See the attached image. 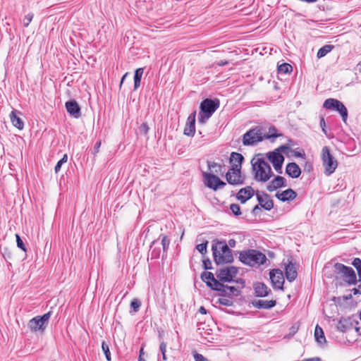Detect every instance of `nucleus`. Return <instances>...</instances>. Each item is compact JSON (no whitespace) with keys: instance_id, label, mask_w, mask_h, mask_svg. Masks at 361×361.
Returning a JSON list of instances; mask_svg holds the SVG:
<instances>
[{"instance_id":"1","label":"nucleus","mask_w":361,"mask_h":361,"mask_svg":"<svg viewBox=\"0 0 361 361\" xmlns=\"http://www.w3.org/2000/svg\"><path fill=\"white\" fill-rule=\"evenodd\" d=\"M212 250L214 260L217 265L229 264L233 262L232 250L228 247L226 241L213 240Z\"/></svg>"},{"instance_id":"2","label":"nucleus","mask_w":361,"mask_h":361,"mask_svg":"<svg viewBox=\"0 0 361 361\" xmlns=\"http://www.w3.org/2000/svg\"><path fill=\"white\" fill-rule=\"evenodd\" d=\"M254 179L257 182L268 181L274 173L270 165L263 158L254 157L251 160Z\"/></svg>"},{"instance_id":"3","label":"nucleus","mask_w":361,"mask_h":361,"mask_svg":"<svg viewBox=\"0 0 361 361\" xmlns=\"http://www.w3.org/2000/svg\"><path fill=\"white\" fill-rule=\"evenodd\" d=\"M281 135V134L264 135L262 128L255 127L250 129L243 135L242 142L245 146H253L264 139L276 138Z\"/></svg>"},{"instance_id":"4","label":"nucleus","mask_w":361,"mask_h":361,"mask_svg":"<svg viewBox=\"0 0 361 361\" xmlns=\"http://www.w3.org/2000/svg\"><path fill=\"white\" fill-rule=\"evenodd\" d=\"M219 100L205 99L200 104V111L198 115V122L204 124L207 120L212 116L216 110L219 107Z\"/></svg>"},{"instance_id":"5","label":"nucleus","mask_w":361,"mask_h":361,"mask_svg":"<svg viewBox=\"0 0 361 361\" xmlns=\"http://www.w3.org/2000/svg\"><path fill=\"white\" fill-rule=\"evenodd\" d=\"M239 259L242 263L253 267L256 264H264L267 257L264 254L258 250H248L240 252Z\"/></svg>"},{"instance_id":"6","label":"nucleus","mask_w":361,"mask_h":361,"mask_svg":"<svg viewBox=\"0 0 361 361\" xmlns=\"http://www.w3.org/2000/svg\"><path fill=\"white\" fill-rule=\"evenodd\" d=\"M322 164L324 167V173L327 176L332 174L338 166V161L330 153L328 147H324L322 150Z\"/></svg>"},{"instance_id":"7","label":"nucleus","mask_w":361,"mask_h":361,"mask_svg":"<svg viewBox=\"0 0 361 361\" xmlns=\"http://www.w3.org/2000/svg\"><path fill=\"white\" fill-rule=\"evenodd\" d=\"M289 149L290 147L288 145H284L267 154L269 161L273 164L274 169L280 173H281V168L284 161V157L281 152Z\"/></svg>"},{"instance_id":"8","label":"nucleus","mask_w":361,"mask_h":361,"mask_svg":"<svg viewBox=\"0 0 361 361\" xmlns=\"http://www.w3.org/2000/svg\"><path fill=\"white\" fill-rule=\"evenodd\" d=\"M51 315V312H48L42 316H37L31 319L28 322V328L32 332H44L49 324Z\"/></svg>"},{"instance_id":"9","label":"nucleus","mask_w":361,"mask_h":361,"mask_svg":"<svg viewBox=\"0 0 361 361\" xmlns=\"http://www.w3.org/2000/svg\"><path fill=\"white\" fill-rule=\"evenodd\" d=\"M323 108L338 112L343 121L346 123L348 119V110L341 101L334 98L326 99L323 103Z\"/></svg>"},{"instance_id":"10","label":"nucleus","mask_w":361,"mask_h":361,"mask_svg":"<svg viewBox=\"0 0 361 361\" xmlns=\"http://www.w3.org/2000/svg\"><path fill=\"white\" fill-rule=\"evenodd\" d=\"M334 268L338 274L343 275L344 281L348 284L355 285L357 283V276L352 267L341 263H336Z\"/></svg>"},{"instance_id":"11","label":"nucleus","mask_w":361,"mask_h":361,"mask_svg":"<svg viewBox=\"0 0 361 361\" xmlns=\"http://www.w3.org/2000/svg\"><path fill=\"white\" fill-rule=\"evenodd\" d=\"M214 285V290L218 291L220 296L237 297L240 295V290L234 286L224 285L220 281H216Z\"/></svg>"},{"instance_id":"12","label":"nucleus","mask_w":361,"mask_h":361,"mask_svg":"<svg viewBox=\"0 0 361 361\" xmlns=\"http://www.w3.org/2000/svg\"><path fill=\"white\" fill-rule=\"evenodd\" d=\"M269 276L274 288L283 289L284 277L282 271L280 269H272L269 272Z\"/></svg>"},{"instance_id":"13","label":"nucleus","mask_w":361,"mask_h":361,"mask_svg":"<svg viewBox=\"0 0 361 361\" xmlns=\"http://www.w3.org/2000/svg\"><path fill=\"white\" fill-rule=\"evenodd\" d=\"M256 196L260 207L267 211H270L274 207V202L267 193L257 191Z\"/></svg>"},{"instance_id":"14","label":"nucleus","mask_w":361,"mask_h":361,"mask_svg":"<svg viewBox=\"0 0 361 361\" xmlns=\"http://www.w3.org/2000/svg\"><path fill=\"white\" fill-rule=\"evenodd\" d=\"M226 181L233 185H238L244 183L245 178L241 175V171H235L230 169L226 173Z\"/></svg>"},{"instance_id":"15","label":"nucleus","mask_w":361,"mask_h":361,"mask_svg":"<svg viewBox=\"0 0 361 361\" xmlns=\"http://www.w3.org/2000/svg\"><path fill=\"white\" fill-rule=\"evenodd\" d=\"M65 106L69 115L75 118L81 116V110L79 104L75 99H71L66 102Z\"/></svg>"},{"instance_id":"16","label":"nucleus","mask_w":361,"mask_h":361,"mask_svg":"<svg viewBox=\"0 0 361 361\" xmlns=\"http://www.w3.org/2000/svg\"><path fill=\"white\" fill-rule=\"evenodd\" d=\"M195 118L196 111L191 113L188 118L184 128V135L187 136H193L195 133Z\"/></svg>"},{"instance_id":"17","label":"nucleus","mask_w":361,"mask_h":361,"mask_svg":"<svg viewBox=\"0 0 361 361\" xmlns=\"http://www.w3.org/2000/svg\"><path fill=\"white\" fill-rule=\"evenodd\" d=\"M255 194V190L251 186L241 188L236 195V198L241 204L245 203Z\"/></svg>"},{"instance_id":"18","label":"nucleus","mask_w":361,"mask_h":361,"mask_svg":"<svg viewBox=\"0 0 361 361\" xmlns=\"http://www.w3.org/2000/svg\"><path fill=\"white\" fill-rule=\"evenodd\" d=\"M244 160L243 156L238 152H232L230 157V163L231 171H241L242 162Z\"/></svg>"},{"instance_id":"19","label":"nucleus","mask_w":361,"mask_h":361,"mask_svg":"<svg viewBox=\"0 0 361 361\" xmlns=\"http://www.w3.org/2000/svg\"><path fill=\"white\" fill-rule=\"evenodd\" d=\"M354 324L357 325L358 322L351 318H341L337 325V329L341 332H346L347 331L353 328Z\"/></svg>"},{"instance_id":"20","label":"nucleus","mask_w":361,"mask_h":361,"mask_svg":"<svg viewBox=\"0 0 361 361\" xmlns=\"http://www.w3.org/2000/svg\"><path fill=\"white\" fill-rule=\"evenodd\" d=\"M275 196L281 202H287L295 200L297 197V193L289 188L283 192H277Z\"/></svg>"},{"instance_id":"21","label":"nucleus","mask_w":361,"mask_h":361,"mask_svg":"<svg viewBox=\"0 0 361 361\" xmlns=\"http://www.w3.org/2000/svg\"><path fill=\"white\" fill-rule=\"evenodd\" d=\"M253 307L257 309L269 310L274 307L276 305V301L274 300H254L252 301Z\"/></svg>"},{"instance_id":"22","label":"nucleus","mask_w":361,"mask_h":361,"mask_svg":"<svg viewBox=\"0 0 361 361\" xmlns=\"http://www.w3.org/2000/svg\"><path fill=\"white\" fill-rule=\"evenodd\" d=\"M286 179L280 176H276L274 180L267 185V189L269 192H272L277 188L281 187H286Z\"/></svg>"},{"instance_id":"23","label":"nucleus","mask_w":361,"mask_h":361,"mask_svg":"<svg viewBox=\"0 0 361 361\" xmlns=\"http://www.w3.org/2000/svg\"><path fill=\"white\" fill-rule=\"evenodd\" d=\"M255 294L257 297H266L269 295V293L271 291L270 289L268 288L267 285L264 283L257 282L253 285Z\"/></svg>"},{"instance_id":"24","label":"nucleus","mask_w":361,"mask_h":361,"mask_svg":"<svg viewBox=\"0 0 361 361\" xmlns=\"http://www.w3.org/2000/svg\"><path fill=\"white\" fill-rule=\"evenodd\" d=\"M285 275L286 279L289 282H293L295 280L298 276L295 264H293L292 262H289L285 267Z\"/></svg>"},{"instance_id":"25","label":"nucleus","mask_w":361,"mask_h":361,"mask_svg":"<svg viewBox=\"0 0 361 361\" xmlns=\"http://www.w3.org/2000/svg\"><path fill=\"white\" fill-rule=\"evenodd\" d=\"M286 172L290 177L293 178H298L301 174L300 168L295 162H291L287 164Z\"/></svg>"},{"instance_id":"26","label":"nucleus","mask_w":361,"mask_h":361,"mask_svg":"<svg viewBox=\"0 0 361 361\" xmlns=\"http://www.w3.org/2000/svg\"><path fill=\"white\" fill-rule=\"evenodd\" d=\"M202 280L207 283L212 290H214V283L219 281L214 278V274L209 271H204L201 274Z\"/></svg>"},{"instance_id":"27","label":"nucleus","mask_w":361,"mask_h":361,"mask_svg":"<svg viewBox=\"0 0 361 361\" xmlns=\"http://www.w3.org/2000/svg\"><path fill=\"white\" fill-rule=\"evenodd\" d=\"M16 110H13L10 114V119L12 124L19 130H22L24 127V123L22 119L18 116Z\"/></svg>"},{"instance_id":"28","label":"nucleus","mask_w":361,"mask_h":361,"mask_svg":"<svg viewBox=\"0 0 361 361\" xmlns=\"http://www.w3.org/2000/svg\"><path fill=\"white\" fill-rule=\"evenodd\" d=\"M216 276L219 279V281L222 282H231V275H229L228 270L226 267L219 269L216 273Z\"/></svg>"},{"instance_id":"29","label":"nucleus","mask_w":361,"mask_h":361,"mask_svg":"<svg viewBox=\"0 0 361 361\" xmlns=\"http://www.w3.org/2000/svg\"><path fill=\"white\" fill-rule=\"evenodd\" d=\"M209 179L214 180L216 182V185H212V183H209V188L213 190H217L219 188H222L226 185V183L221 180L217 176H209Z\"/></svg>"},{"instance_id":"30","label":"nucleus","mask_w":361,"mask_h":361,"mask_svg":"<svg viewBox=\"0 0 361 361\" xmlns=\"http://www.w3.org/2000/svg\"><path fill=\"white\" fill-rule=\"evenodd\" d=\"M314 337L319 344H322L326 342V338L324 336L323 329L318 324L315 327Z\"/></svg>"},{"instance_id":"31","label":"nucleus","mask_w":361,"mask_h":361,"mask_svg":"<svg viewBox=\"0 0 361 361\" xmlns=\"http://www.w3.org/2000/svg\"><path fill=\"white\" fill-rule=\"evenodd\" d=\"M144 73L142 68H137L134 75V90H137L140 85V81Z\"/></svg>"},{"instance_id":"32","label":"nucleus","mask_w":361,"mask_h":361,"mask_svg":"<svg viewBox=\"0 0 361 361\" xmlns=\"http://www.w3.org/2000/svg\"><path fill=\"white\" fill-rule=\"evenodd\" d=\"M334 47L333 45H330V44L324 45V47H322V48H320L318 50L317 56L319 59L325 56L328 53H329L334 49Z\"/></svg>"},{"instance_id":"33","label":"nucleus","mask_w":361,"mask_h":361,"mask_svg":"<svg viewBox=\"0 0 361 361\" xmlns=\"http://www.w3.org/2000/svg\"><path fill=\"white\" fill-rule=\"evenodd\" d=\"M208 169L210 170V173H219L221 171V165L214 162V161H207Z\"/></svg>"},{"instance_id":"34","label":"nucleus","mask_w":361,"mask_h":361,"mask_svg":"<svg viewBox=\"0 0 361 361\" xmlns=\"http://www.w3.org/2000/svg\"><path fill=\"white\" fill-rule=\"evenodd\" d=\"M233 297L231 296H221V298H219L217 300V303L225 305V306H232L233 304Z\"/></svg>"},{"instance_id":"35","label":"nucleus","mask_w":361,"mask_h":361,"mask_svg":"<svg viewBox=\"0 0 361 361\" xmlns=\"http://www.w3.org/2000/svg\"><path fill=\"white\" fill-rule=\"evenodd\" d=\"M293 71V67L287 63H283L278 66V71L280 73H288Z\"/></svg>"},{"instance_id":"36","label":"nucleus","mask_w":361,"mask_h":361,"mask_svg":"<svg viewBox=\"0 0 361 361\" xmlns=\"http://www.w3.org/2000/svg\"><path fill=\"white\" fill-rule=\"evenodd\" d=\"M68 161V155L66 154H65L63 157L57 162L56 165L55 166V168H54V171L56 173H58L61 169V166L66 163Z\"/></svg>"},{"instance_id":"37","label":"nucleus","mask_w":361,"mask_h":361,"mask_svg":"<svg viewBox=\"0 0 361 361\" xmlns=\"http://www.w3.org/2000/svg\"><path fill=\"white\" fill-rule=\"evenodd\" d=\"M160 238H161V245L163 247V250L165 252L169 249L170 245V239L166 235H161Z\"/></svg>"},{"instance_id":"38","label":"nucleus","mask_w":361,"mask_h":361,"mask_svg":"<svg viewBox=\"0 0 361 361\" xmlns=\"http://www.w3.org/2000/svg\"><path fill=\"white\" fill-rule=\"evenodd\" d=\"M216 176L214 173H208L207 172L203 171L202 172V177L204 178V185L209 188V183H212V185H216V182L214 180L209 179L208 176Z\"/></svg>"},{"instance_id":"39","label":"nucleus","mask_w":361,"mask_h":361,"mask_svg":"<svg viewBox=\"0 0 361 361\" xmlns=\"http://www.w3.org/2000/svg\"><path fill=\"white\" fill-rule=\"evenodd\" d=\"M102 350L105 355V357H106V359L108 360V361H111V353H110V350H109V345L108 344L103 341L102 343Z\"/></svg>"},{"instance_id":"40","label":"nucleus","mask_w":361,"mask_h":361,"mask_svg":"<svg viewBox=\"0 0 361 361\" xmlns=\"http://www.w3.org/2000/svg\"><path fill=\"white\" fill-rule=\"evenodd\" d=\"M352 264L357 269L359 277L361 278V259L360 258H355Z\"/></svg>"},{"instance_id":"41","label":"nucleus","mask_w":361,"mask_h":361,"mask_svg":"<svg viewBox=\"0 0 361 361\" xmlns=\"http://www.w3.org/2000/svg\"><path fill=\"white\" fill-rule=\"evenodd\" d=\"M141 306V302L137 299H133L130 302V307L133 310L134 312H138Z\"/></svg>"},{"instance_id":"42","label":"nucleus","mask_w":361,"mask_h":361,"mask_svg":"<svg viewBox=\"0 0 361 361\" xmlns=\"http://www.w3.org/2000/svg\"><path fill=\"white\" fill-rule=\"evenodd\" d=\"M149 127L148 126L147 123H143L138 128V132L141 135H147L149 133Z\"/></svg>"},{"instance_id":"43","label":"nucleus","mask_w":361,"mask_h":361,"mask_svg":"<svg viewBox=\"0 0 361 361\" xmlns=\"http://www.w3.org/2000/svg\"><path fill=\"white\" fill-rule=\"evenodd\" d=\"M159 350L162 355L163 360H167L166 352V343L164 341H161L159 345Z\"/></svg>"},{"instance_id":"44","label":"nucleus","mask_w":361,"mask_h":361,"mask_svg":"<svg viewBox=\"0 0 361 361\" xmlns=\"http://www.w3.org/2000/svg\"><path fill=\"white\" fill-rule=\"evenodd\" d=\"M230 209L232 211L233 214L235 216H239L241 214L240 207L237 204H231L230 205Z\"/></svg>"},{"instance_id":"45","label":"nucleus","mask_w":361,"mask_h":361,"mask_svg":"<svg viewBox=\"0 0 361 361\" xmlns=\"http://www.w3.org/2000/svg\"><path fill=\"white\" fill-rule=\"evenodd\" d=\"M207 241L205 243H200L196 246V249L202 254L204 255L207 252Z\"/></svg>"},{"instance_id":"46","label":"nucleus","mask_w":361,"mask_h":361,"mask_svg":"<svg viewBox=\"0 0 361 361\" xmlns=\"http://www.w3.org/2000/svg\"><path fill=\"white\" fill-rule=\"evenodd\" d=\"M226 269L227 270H228L229 275H231V279L233 281V278L235 277V276L237 275L238 270L236 267L233 266L227 267Z\"/></svg>"},{"instance_id":"47","label":"nucleus","mask_w":361,"mask_h":361,"mask_svg":"<svg viewBox=\"0 0 361 361\" xmlns=\"http://www.w3.org/2000/svg\"><path fill=\"white\" fill-rule=\"evenodd\" d=\"M16 238L17 246L19 248H20L21 250H23V251L26 252V247L24 245L23 240L20 238V235L18 234H16Z\"/></svg>"},{"instance_id":"48","label":"nucleus","mask_w":361,"mask_h":361,"mask_svg":"<svg viewBox=\"0 0 361 361\" xmlns=\"http://www.w3.org/2000/svg\"><path fill=\"white\" fill-rule=\"evenodd\" d=\"M33 13H30L26 15L23 19V26L27 27L33 18Z\"/></svg>"},{"instance_id":"49","label":"nucleus","mask_w":361,"mask_h":361,"mask_svg":"<svg viewBox=\"0 0 361 361\" xmlns=\"http://www.w3.org/2000/svg\"><path fill=\"white\" fill-rule=\"evenodd\" d=\"M193 356L195 361H208V360L206 357H204L202 355L199 354L196 352H195Z\"/></svg>"},{"instance_id":"50","label":"nucleus","mask_w":361,"mask_h":361,"mask_svg":"<svg viewBox=\"0 0 361 361\" xmlns=\"http://www.w3.org/2000/svg\"><path fill=\"white\" fill-rule=\"evenodd\" d=\"M203 267L204 269L208 270L211 269L212 267V262L209 260V259H203Z\"/></svg>"},{"instance_id":"51","label":"nucleus","mask_w":361,"mask_h":361,"mask_svg":"<svg viewBox=\"0 0 361 361\" xmlns=\"http://www.w3.org/2000/svg\"><path fill=\"white\" fill-rule=\"evenodd\" d=\"M320 127L322 128V132L325 135H327L326 130V123H325L324 118L323 117H322L320 119Z\"/></svg>"},{"instance_id":"52","label":"nucleus","mask_w":361,"mask_h":361,"mask_svg":"<svg viewBox=\"0 0 361 361\" xmlns=\"http://www.w3.org/2000/svg\"><path fill=\"white\" fill-rule=\"evenodd\" d=\"M101 144H102V142H101V141H100V140L97 141V142L95 143V145H94V149H93V154H97V153H98V152H99V148H100V147H101Z\"/></svg>"},{"instance_id":"53","label":"nucleus","mask_w":361,"mask_h":361,"mask_svg":"<svg viewBox=\"0 0 361 361\" xmlns=\"http://www.w3.org/2000/svg\"><path fill=\"white\" fill-rule=\"evenodd\" d=\"M235 244H236V241L234 240V239H230L228 240V247H235Z\"/></svg>"},{"instance_id":"54","label":"nucleus","mask_w":361,"mask_h":361,"mask_svg":"<svg viewBox=\"0 0 361 361\" xmlns=\"http://www.w3.org/2000/svg\"><path fill=\"white\" fill-rule=\"evenodd\" d=\"M260 207L259 205H256L253 209H252V213L253 215L256 216L257 215V212L258 211L260 210Z\"/></svg>"},{"instance_id":"55","label":"nucleus","mask_w":361,"mask_h":361,"mask_svg":"<svg viewBox=\"0 0 361 361\" xmlns=\"http://www.w3.org/2000/svg\"><path fill=\"white\" fill-rule=\"evenodd\" d=\"M152 257H155V258L159 257V250L157 251L155 248L153 249L152 250Z\"/></svg>"},{"instance_id":"56","label":"nucleus","mask_w":361,"mask_h":361,"mask_svg":"<svg viewBox=\"0 0 361 361\" xmlns=\"http://www.w3.org/2000/svg\"><path fill=\"white\" fill-rule=\"evenodd\" d=\"M294 156H295V157H302V158H305V153H304V152H294Z\"/></svg>"},{"instance_id":"57","label":"nucleus","mask_w":361,"mask_h":361,"mask_svg":"<svg viewBox=\"0 0 361 361\" xmlns=\"http://www.w3.org/2000/svg\"><path fill=\"white\" fill-rule=\"evenodd\" d=\"M143 354H144L143 348H141V349L140 350L138 361H146L145 359H143V356H142Z\"/></svg>"},{"instance_id":"58","label":"nucleus","mask_w":361,"mask_h":361,"mask_svg":"<svg viewBox=\"0 0 361 361\" xmlns=\"http://www.w3.org/2000/svg\"><path fill=\"white\" fill-rule=\"evenodd\" d=\"M277 131L276 128L274 126L270 127L269 129V133L271 134H276V132Z\"/></svg>"},{"instance_id":"59","label":"nucleus","mask_w":361,"mask_h":361,"mask_svg":"<svg viewBox=\"0 0 361 361\" xmlns=\"http://www.w3.org/2000/svg\"><path fill=\"white\" fill-rule=\"evenodd\" d=\"M235 282H236V283H238L241 284V287H242V288H243V287H244V286H245V282H244V281H243V279H238V280H236V281H235Z\"/></svg>"},{"instance_id":"60","label":"nucleus","mask_w":361,"mask_h":361,"mask_svg":"<svg viewBox=\"0 0 361 361\" xmlns=\"http://www.w3.org/2000/svg\"><path fill=\"white\" fill-rule=\"evenodd\" d=\"M199 312L202 314H205L207 313L206 309L202 306L200 307Z\"/></svg>"},{"instance_id":"61","label":"nucleus","mask_w":361,"mask_h":361,"mask_svg":"<svg viewBox=\"0 0 361 361\" xmlns=\"http://www.w3.org/2000/svg\"><path fill=\"white\" fill-rule=\"evenodd\" d=\"M298 329V327H295V326H292V327L290 328V332H291L293 334H295V333L297 332Z\"/></svg>"},{"instance_id":"62","label":"nucleus","mask_w":361,"mask_h":361,"mask_svg":"<svg viewBox=\"0 0 361 361\" xmlns=\"http://www.w3.org/2000/svg\"><path fill=\"white\" fill-rule=\"evenodd\" d=\"M128 75V73H126L123 75V76L121 78V82H120V87L122 85L123 81L125 80V78H126V76Z\"/></svg>"},{"instance_id":"63","label":"nucleus","mask_w":361,"mask_h":361,"mask_svg":"<svg viewBox=\"0 0 361 361\" xmlns=\"http://www.w3.org/2000/svg\"><path fill=\"white\" fill-rule=\"evenodd\" d=\"M227 63H228V62L226 61H221L218 64L219 66H224V65H226Z\"/></svg>"},{"instance_id":"64","label":"nucleus","mask_w":361,"mask_h":361,"mask_svg":"<svg viewBox=\"0 0 361 361\" xmlns=\"http://www.w3.org/2000/svg\"><path fill=\"white\" fill-rule=\"evenodd\" d=\"M357 68L360 72H361V61L357 64Z\"/></svg>"}]
</instances>
